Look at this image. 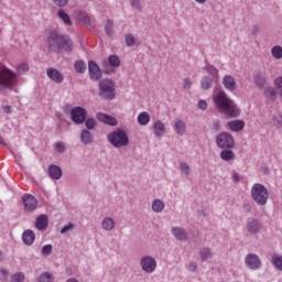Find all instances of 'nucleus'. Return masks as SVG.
<instances>
[{
  "label": "nucleus",
  "mask_w": 282,
  "mask_h": 282,
  "mask_svg": "<svg viewBox=\"0 0 282 282\" xmlns=\"http://www.w3.org/2000/svg\"><path fill=\"white\" fill-rule=\"evenodd\" d=\"M213 102L216 109L220 113H224L225 118L227 119L239 118V116H241V110L239 109L237 102L230 99L228 94H226L224 90H219L214 95Z\"/></svg>",
  "instance_id": "obj_1"
},
{
  "label": "nucleus",
  "mask_w": 282,
  "mask_h": 282,
  "mask_svg": "<svg viewBox=\"0 0 282 282\" xmlns=\"http://www.w3.org/2000/svg\"><path fill=\"white\" fill-rule=\"evenodd\" d=\"M19 83V77L17 73L12 72L6 66H0V91L6 94V91H12Z\"/></svg>",
  "instance_id": "obj_2"
},
{
  "label": "nucleus",
  "mask_w": 282,
  "mask_h": 282,
  "mask_svg": "<svg viewBox=\"0 0 282 282\" xmlns=\"http://www.w3.org/2000/svg\"><path fill=\"white\" fill-rule=\"evenodd\" d=\"M47 44L51 50H65L66 52H72L74 47V43L69 37L56 33H52L48 36Z\"/></svg>",
  "instance_id": "obj_3"
},
{
  "label": "nucleus",
  "mask_w": 282,
  "mask_h": 282,
  "mask_svg": "<svg viewBox=\"0 0 282 282\" xmlns=\"http://www.w3.org/2000/svg\"><path fill=\"white\" fill-rule=\"evenodd\" d=\"M107 140L109 144H111V147H113L115 149H122L124 147H129L130 143L129 134L122 129L109 132L107 135Z\"/></svg>",
  "instance_id": "obj_4"
},
{
  "label": "nucleus",
  "mask_w": 282,
  "mask_h": 282,
  "mask_svg": "<svg viewBox=\"0 0 282 282\" xmlns=\"http://www.w3.org/2000/svg\"><path fill=\"white\" fill-rule=\"evenodd\" d=\"M269 197L268 187L263 184L256 183L251 186V199H253L258 206H265Z\"/></svg>",
  "instance_id": "obj_5"
},
{
  "label": "nucleus",
  "mask_w": 282,
  "mask_h": 282,
  "mask_svg": "<svg viewBox=\"0 0 282 282\" xmlns=\"http://www.w3.org/2000/svg\"><path fill=\"white\" fill-rule=\"evenodd\" d=\"M99 96L102 100H113L116 98V88L111 79H104L99 83Z\"/></svg>",
  "instance_id": "obj_6"
},
{
  "label": "nucleus",
  "mask_w": 282,
  "mask_h": 282,
  "mask_svg": "<svg viewBox=\"0 0 282 282\" xmlns=\"http://www.w3.org/2000/svg\"><path fill=\"white\" fill-rule=\"evenodd\" d=\"M139 268L144 274H153L158 270V260L151 254H144L139 259Z\"/></svg>",
  "instance_id": "obj_7"
},
{
  "label": "nucleus",
  "mask_w": 282,
  "mask_h": 282,
  "mask_svg": "<svg viewBox=\"0 0 282 282\" xmlns=\"http://www.w3.org/2000/svg\"><path fill=\"white\" fill-rule=\"evenodd\" d=\"M216 144L219 149H232L235 147V138L228 132H220L216 137Z\"/></svg>",
  "instance_id": "obj_8"
},
{
  "label": "nucleus",
  "mask_w": 282,
  "mask_h": 282,
  "mask_svg": "<svg viewBox=\"0 0 282 282\" xmlns=\"http://www.w3.org/2000/svg\"><path fill=\"white\" fill-rule=\"evenodd\" d=\"M245 265L248 270H261V258L257 253H248L245 257Z\"/></svg>",
  "instance_id": "obj_9"
},
{
  "label": "nucleus",
  "mask_w": 282,
  "mask_h": 282,
  "mask_svg": "<svg viewBox=\"0 0 282 282\" xmlns=\"http://www.w3.org/2000/svg\"><path fill=\"white\" fill-rule=\"evenodd\" d=\"M86 118H87V110L85 108L74 107L70 110V120H73L75 124H83Z\"/></svg>",
  "instance_id": "obj_10"
},
{
  "label": "nucleus",
  "mask_w": 282,
  "mask_h": 282,
  "mask_svg": "<svg viewBox=\"0 0 282 282\" xmlns=\"http://www.w3.org/2000/svg\"><path fill=\"white\" fill-rule=\"evenodd\" d=\"M248 235H259L263 230V223L257 218H250L246 224Z\"/></svg>",
  "instance_id": "obj_11"
},
{
  "label": "nucleus",
  "mask_w": 282,
  "mask_h": 282,
  "mask_svg": "<svg viewBox=\"0 0 282 282\" xmlns=\"http://www.w3.org/2000/svg\"><path fill=\"white\" fill-rule=\"evenodd\" d=\"M22 203L26 213H34V209L39 206V200H36V197L30 194L22 196Z\"/></svg>",
  "instance_id": "obj_12"
},
{
  "label": "nucleus",
  "mask_w": 282,
  "mask_h": 282,
  "mask_svg": "<svg viewBox=\"0 0 282 282\" xmlns=\"http://www.w3.org/2000/svg\"><path fill=\"white\" fill-rule=\"evenodd\" d=\"M152 133L156 138H164L166 135V123L160 119L154 120L152 123Z\"/></svg>",
  "instance_id": "obj_13"
},
{
  "label": "nucleus",
  "mask_w": 282,
  "mask_h": 282,
  "mask_svg": "<svg viewBox=\"0 0 282 282\" xmlns=\"http://www.w3.org/2000/svg\"><path fill=\"white\" fill-rule=\"evenodd\" d=\"M100 228L104 232H113L116 230V218L106 216L101 219Z\"/></svg>",
  "instance_id": "obj_14"
},
{
  "label": "nucleus",
  "mask_w": 282,
  "mask_h": 282,
  "mask_svg": "<svg viewBox=\"0 0 282 282\" xmlns=\"http://www.w3.org/2000/svg\"><path fill=\"white\" fill-rule=\"evenodd\" d=\"M171 234L176 239V241H186V239H188V232L186 231V229L180 226L172 227Z\"/></svg>",
  "instance_id": "obj_15"
},
{
  "label": "nucleus",
  "mask_w": 282,
  "mask_h": 282,
  "mask_svg": "<svg viewBox=\"0 0 282 282\" xmlns=\"http://www.w3.org/2000/svg\"><path fill=\"white\" fill-rule=\"evenodd\" d=\"M227 129L234 133H239V131H243V129H246V121L241 119L231 120L227 122Z\"/></svg>",
  "instance_id": "obj_16"
},
{
  "label": "nucleus",
  "mask_w": 282,
  "mask_h": 282,
  "mask_svg": "<svg viewBox=\"0 0 282 282\" xmlns=\"http://www.w3.org/2000/svg\"><path fill=\"white\" fill-rule=\"evenodd\" d=\"M88 72L91 80H100L102 77V72L100 70V67L95 62L88 63Z\"/></svg>",
  "instance_id": "obj_17"
},
{
  "label": "nucleus",
  "mask_w": 282,
  "mask_h": 282,
  "mask_svg": "<svg viewBox=\"0 0 282 282\" xmlns=\"http://www.w3.org/2000/svg\"><path fill=\"white\" fill-rule=\"evenodd\" d=\"M253 83L257 85L259 89H263L269 85L268 74L265 73H257L253 75Z\"/></svg>",
  "instance_id": "obj_18"
},
{
  "label": "nucleus",
  "mask_w": 282,
  "mask_h": 282,
  "mask_svg": "<svg viewBox=\"0 0 282 282\" xmlns=\"http://www.w3.org/2000/svg\"><path fill=\"white\" fill-rule=\"evenodd\" d=\"M172 128L176 135H186V132L188 131L186 128V121L182 119H176Z\"/></svg>",
  "instance_id": "obj_19"
},
{
  "label": "nucleus",
  "mask_w": 282,
  "mask_h": 282,
  "mask_svg": "<svg viewBox=\"0 0 282 282\" xmlns=\"http://www.w3.org/2000/svg\"><path fill=\"white\" fill-rule=\"evenodd\" d=\"M223 85L227 91H237V79L232 75H225L223 77Z\"/></svg>",
  "instance_id": "obj_20"
},
{
  "label": "nucleus",
  "mask_w": 282,
  "mask_h": 282,
  "mask_svg": "<svg viewBox=\"0 0 282 282\" xmlns=\"http://www.w3.org/2000/svg\"><path fill=\"white\" fill-rule=\"evenodd\" d=\"M96 119L99 120V122H104V124H109L110 127H116V124H118V120L107 113L97 112Z\"/></svg>",
  "instance_id": "obj_21"
},
{
  "label": "nucleus",
  "mask_w": 282,
  "mask_h": 282,
  "mask_svg": "<svg viewBox=\"0 0 282 282\" xmlns=\"http://www.w3.org/2000/svg\"><path fill=\"white\" fill-rule=\"evenodd\" d=\"M165 208H166V203L162 200V198H154L151 203V210L156 215L164 213Z\"/></svg>",
  "instance_id": "obj_22"
},
{
  "label": "nucleus",
  "mask_w": 282,
  "mask_h": 282,
  "mask_svg": "<svg viewBox=\"0 0 282 282\" xmlns=\"http://www.w3.org/2000/svg\"><path fill=\"white\" fill-rule=\"evenodd\" d=\"M47 77L53 80V83L61 84L64 80L63 73L56 68H48L46 70Z\"/></svg>",
  "instance_id": "obj_23"
},
{
  "label": "nucleus",
  "mask_w": 282,
  "mask_h": 282,
  "mask_svg": "<svg viewBox=\"0 0 282 282\" xmlns=\"http://www.w3.org/2000/svg\"><path fill=\"white\" fill-rule=\"evenodd\" d=\"M263 89H264L263 95L267 98V100L274 102V100H276V98L279 97L276 87H273L270 84H268L267 87H264Z\"/></svg>",
  "instance_id": "obj_24"
},
{
  "label": "nucleus",
  "mask_w": 282,
  "mask_h": 282,
  "mask_svg": "<svg viewBox=\"0 0 282 282\" xmlns=\"http://www.w3.org/2000/svg\"><path fill=\"white\" fill-rule=\"evenodd\" d=\"M48 224H50V220L47 218V215L42 214L35 220V228L41 232H44V230H47Z\"/></svg>",
  "instance_id": "obj_25"
},
{
  "label": "nucleus",
  "mask_w": 282,
  "mask_h": 282,
  "mask_svg": "<svg viewBox=\"0 0 282 282\" xmlns=\"http://www.w3.org/2000/svg\"><path fill=\"white\" fill-rule=\"evenodd\" d=\"M137 122L139 127H148V124L151 123V113H149L148 111H141L137 116Z\"/></svg>",
  "instance_id": "obj_26"
},
{
  "label": "nucleus",
  "mask_w": 282,
  "mask_h": 282,
  "mask_svg": "<svg viewBox=\"0 0 282 282\" xmlns=\"http://www.w3.org/2000/svg\"><path fill=\"white\" fill-rule=\"evenodd\" d=\"M48 174L52 180H61L63 177V170L58 165H51L48 167Z\"/></svg>",
  "instance_id": "obj_27"
},
{
  "label": "nucleus",
  "mask_w": 282,
  "mask_h": 282,
  "mask_svg": "<svg viewBox=\"0 0 282 282\" xmlns=\"http://www.w3.org/2000/svg\"><path fill=\"white\" fill-rule=\"evenodd\" d=\"M22 239L25 246H32V243H34V240L36 239V235L34 234V231L28 229L23 232Z\"/></svg>",
  "instance_id": "obj_28"
},
{
  "label": "nucleus",
  "mask_w": 282,
  "mask_h": 282,
  "mask_svg": "<svg viewBox=\"0 0 282 282\" xmlns=\"http://www.w3.org/2000/svg\"><path fill=\"white\" fill-rule=\"evenodd\" d=\"M80 142L86 145L94 144V134L89 130H83L80 132Z\"/></svg>",
  "instance_id": "obj_29"
},
{
  "label": "nucleus",
  "mask_w": 282,
  "mask_h": 282,
  "mask_svg": "<svg viewBox=\"0 0 282 282\" xmlns=\"http://www.w3.org/2000/svg\"><path fill=\"white\" fill-rule=\"evenodd\" d=\"M270 54L273 61H282V45H273L270 50Z\"/></svg>",
  "instance_id": "obj_30"
},
{
  "label": "nucleus",
  "mask_w": 282,
  "mask_h": 282,
  "mask_svg": "<svg viewBox=\"0 0 282 282\" xmlns=\"http://www.w3.org/2000/svg\"><path fill=\"white\" fill-rule=\"evenodd\" d=\"M77 21L83 23V25H91V17H89V13L85 11H79L77 13Z\"/></svg>",
  "instance_id": "obj_31"
},
{
  "label": "nucleus",
  "mask_w": 282,
  "mask_h": 282,
  "mask_svg": "<svg viewBox=\"0 0 282 282\" xmlns=\"http://www.w3.org/2000/svg\"><path fill=\"white\" fill-rule=\"evenodd\" d=\"M271 263L273 268L278 270V272H282V256L279 253H275L271 257Z\"/></svg>",
  "instance_id": "obj_32"
},
{
  "label": "nucleus",
  "mask_w": 282,
  "mask_h": 282,
  "mask_svg": "<svg viewBox=\"0 0 282 282\" xmlns=\"http://www.w3.org/2000/svg\"><path fill=\"white\" fill-rule=\"evenodd\" d=\"M205 72L210 75V78L213 80H216V82L219 80V69H217L215 66L213 65L205 66Z\"/></svg>",
  "instance_id": "obj_33"
},
{
  "label": "nucleus",
  "mask_w": 282,
  "mask_h": 282,
  "mask_svg": "<svg viewBox=\"0 0 282 282\" xmlns=\"http://www.w3.org/2000/svg\"><path fill=\"white\" fill-rule=\"evenodd\" d=\"M220 160H224V162H232L235 160V152L232 150H223L220 152Z\"/></svg>",
  "instance_id": "obj_34"
},
{
  "label": "nucleus",
  "mask_w": 282,
  "mask_h": 282,
  "mask_svg": "<svg viewBox=\"0 0 282 282\" xmlns=\"http://www.w3.org/2000/svg\"><path fill=\"white\" fill-rule=\"evenodd\" d=\"M178 169L182 175H184L185 177L191 176V173H193V171L191 170V165L184 161L180 163Z\"/></svg>",
  "instance_id": "obj_35"
},
{
  "label": "nucleus",
  "mask_w": 282,
  "mask_h": 282,
  "mask_svg": "<svg viewBox=\"0 0 282 282\" xmlns=\"http://www.w3.org/2000/svg\"><path fill=\"white\" fill-rule=\"evenodd\" d=\"M130 8L135 10V12H142L144 10V6L142 4V0H128Z\"/></svg>",
  "instance_id": "obj_36"
},
{
  "label": "nucleus",
  "mask_w": 282,
  "mask_h": 282,
  "mask_svg": "<svg viewBox=\"0 0 282 282\" xmlns=\"http://www.w3.org/2000/svg\"><path fill=\"white\" fill-rule=\"evenodd\" d=\"M217 83V80L213 79L212 77H203L200 82L202 89L208 90L213 87V84Z\"/></svg>",
  "instance_id": "obj_37"
},
{
  "label": "nucleus",
  "mask_w": 282,
  "mask_h": 282,
  "mask_svg": "<svg viewBox=\"0 0 282 282\" xmlns=\"http://www.w3.org/2000/svg\"><path fill=\"white\" fill-rule=\"evenodd\" d=\"M199 257L202 261H207V259H213V250H210V248L208 247H205L200 249Z\"/></svg>",
  "instance_id": "obj_38"
},
{
  "label": "nucleus",
  "mask_w": 282,
  "mask_h": 282,
  "mask_svg": "<svg viewBox=\"0 0 282 282\" xmlns=\"http://www.w3.org/2000/svg\"><path fill=\"white\" fill-rule=\"evenodd\" d=\"M37 282H54V273L43 272L39 275Z\"/></svg>",
  "instance_id": "obj_39"
},
{
  "label": "nucleus",
  "mask_w": 282,
  "mask_h": 282,
  "mask_svg": "<svg viewBox=\"0 0 282 282\" xmlns=\"http://www.w3.org/2000/svg\"><path fill=\"white\" fill-rule=\"evenodd\" d=\"M57 17H59V19L63 20V22L65 23V25H72V19L69 18V15L67 14V12H65V10H59L57 12Z\"/></svg>",
  "instance_id": "obj_40"
},
{
  "label": "nucleus",
  "mask_w": 282,
  "mask_h": 282,
  "mask_svg": "<svg viewBox=\"0 0 282 282\" xmlns=\"http://www.w3.org/2000/svg\"><path fill=\"white\" fill-rule=\"evenodd\" d=\"M273 85L275 87V91H278V96H280V98H282V76H278L273 80Z\"/></svg>",
  "instance_id": "obj_41"
},
{
  "label": "nucleus",
  "mask_w": 282,
  "mask_h": 282,
  "mask_svg": "<svg viewBox=\"0 0 282 282\" xmlns=\"http://www.w3.org/2000/svg\"><path fill=\"white\" fill-rule=\"evenodd\" d=\"M75 70L78 73V74H85V72H87V65L85 64V62L83 61H77L75 63Z\"/></svg>",
  "instance_id": "obj_42"
},
{
  "label": "nucleus",
  "mask_w": 282,
  "mask_h": 282,
  "mask_svg": "<svg viewBox=\"0 0 282 282\" xmlns=\"http://www.w3.org/2000/svg\"><path fill=\"white\" fill-rule=\"evenodd\" d=\"M10 282H25V273L15 272L11 275Z\"/></svg>",
  "instance_id": "obj_43"
},
{
  "label": "nucleus",
  "mask_w": 282,
  "mask_h": 282,
  "mask_svg": "<svg viewBox=\"0 0 282 282\" xmlns=\"http://www.w3.org/2000/svg\"><path fill=\"white\" fill-rule=\"evenodd\" d=\"M84 122H85V127H86V129H88V131H93V129H96V124H97L96 119L87 118L84 120Z\"/></svg>",
  "instance_id": "obj_44"
},
{
  "label": "nucleus",
  "mask_w": 282,
  "mask_h": 282,
  "mask_svg": "<svg viewBox=\"0 0 282 282\" xmlns=\"http://www.w3.org/2000/svg\"><path fill=\"white\" fill-rule=\"evenodd\" d=\"M124 41H126V45L128 47H133V45H135L137 40L135 36H133V34L129 33L124 36Z\"/></svg>",
  "instance_id": "obj_45"
},
{
  "label": "nucleus",
  "mask_w": 282,
  "mask_h": 282,
  "mask_svg": "<svg viewBox=\"0 0 282 282\" xmlns=\"http://www.w3.org/2000/svg\"><path fill=\"white\" fill-rule=\"evenodd\" d=\"M108 63L109 65H111V67H120V57L116 55H110L108 58Z\"/></svg>",
  "instance_id": "obj_46"
},
{
  "label": "nucleus",
  "mask_w": 282,
  "mask_h": 282,
  "mask_svg": "<svg viewBox=\"0 0 282 282\" xmlns=\"http://www.w3.org/2000/svg\"><path fill=\"white\" fill-rule=\"evenodd\" d=\"M30 66L28 63H21L17 66V72L18 74H25V72H29Z\"/></svg>",
  "instance_id": "obj_47"
},
{
  "label": "nucleus",
  "mask_w": 282,
  "mask_h": 282,
  "mask_svg": "<svg viewBox=\"0 0 282 282\" xmlns=\"http://www.w3.org/2000/svg\"><path fill=\"white\" fill-rule=\"evenodd\" d=\"M105 30L108 36H111V34H113V22L111 20L107 21Z\"/></svg>",
  "instance_id": "obj_48"
},
{
  "label": "nucleus",
  "mask_w": 282,
  "mask_h": 282,
  "mask_svg": "<svg viewBox=\"0 0 282 282\" xmlns=\"http://www.w3.org/2000/svg\"><path fill=\"white\" fill-rule=\"evenodd\" d=\"M273 124L274 127H276L278 129H280V127H282V112L275 115L273 117Z\"/></svg>",
  "instance_id": "obj_49"
},
{
  "label": "nucleus",
  "mask_w": 282,
  "mask_h": 282,
  "mask_svg": "<svg viewBox=\"0 0 282 282\" xmlns=\"http://www.w3.org/2000/svg\"><path fill=\"white\" fill-rule=\"evenodd\" d=\"M9 276H10V271H8V269H0V281L1 282L8 281Z\"/></svg>",
  "instance_id": "obj_50"
},
{
  "label": "nucleus",
  "mask_w": 282,
  "mask_h": 282,
  "mask_svg": "<svg viewBox=\"0 0 282 282\" xmlns=\"http://www.w3.org/2000/svg\"><path fill=\"white\" fill-rule=\"evenodd\" d=\"M197 107L198 109H200V111H206V109H208V101L199 99L197 102Z\"/></svg>",
  "instance_id": "obj_51"
},
{
  "label": "nucleus",
  "mask_w": 282,
  "mask_h": 282,
  "mask_svg": "<svg viewBox=\"0 0 282 282\" xmlns=\"http://www.w3.org/2000/svg\"><path fill=\"white\" fill-rule=\"evenodd\" d=\"M52 250H53V247L52 245H46L42 248V254L44 257H50V254H52Z\"/></svg>",
  "instance_id": "obj_52"
},
{
  "label": "nucleus",
  "mask_w": 282,
  "mask_h": 282,
  "mask_svg": "<svg viewBox=\"0 0 282 282\" xmlns=\"http://www.w3.org/2000/svg\"><path fill=\"white\" fill-rule=\"evenodd\" d=\"M186 268L188 272H197L198 265L196 261H189Z\"/></svg>",
  "instance_id": "obj_53"
},
{
  "label": "nucleus",
  "mask_w": 282,
  "mask_h": 282,
  "mask_svg": "<svg viewBox=\"0 0 282 282\" xmlns=\"http://www.w3.org/2000/svg\"><path fill=\"white\" fill-rule=\"evenodd\" d=\"M57 8H65L69 3V0H52Z\"/></svg>",
  "instance_id": "obj_54"
},
{
  "label": "nucleus",
  "mask_w": 282,
  "mask_h": 282,
  "mask_svg": "<svg viewBox=\"0 0 282 282\" xmlns=\"http://www.w3.org/2000/svg\"><path fill=\"white\" fill-rule=\"evenodd\" d=\"M191 87H193V80H191V78H185L183 80V88L191 89Z\"/></svg>",
  "instance_id": "obj_55"
},
{
  "label": "nucleus",
  "mask_w": 282,
  "mask_h": 282,
  "mask_svg": "<svg viewBox=\"0 0 282 282\" xmlns=\"http://www.w3.org/2000/svg\"><path fill=\"white\" fill-rule=\"evenodd\" d=\"M69 230H74V225H73V224H68V225L64 226V227L61 229V234H62V235H65V232H69Z\"/></svg>",
  "instance_id": "obj_56"
},
{
  "label": "nucleus",
  "mask_w": 282,
  "mask_h": 282,
  "mask_svg": "<svg viewBox=\"0 0 282 282\" xmlns=\"http://www.w3.org/2000/svg\"><path fill=\"white\" fill-rule=\"evenodd\" d=\"M55 149H56V151L58 153H64V151H65V143H61V142L56 143L55 144Z\"/></svg>",
  "instance_id": "obj_57"
},
{
  "label": "nucleus",
  "mask_w": 282,
  "mask_h": 282,
  "mask_svg": "<svg viewBox=\"0 0 282 282\" xmlns=\"http://www.w3.org/2000/svg\"><path fill=\"white\" fill-rule=\"evenodd\" d=\"M231 180H232V182L238 183L241 180V175H239V173H237V172H234L231 175Z\"/></svg>",
  "instance_id": "obj_58"
},
{
  "label": "nucleus",
  "mask_w": 282,
  "mask_h": 282,
  "mask_svg": "<svg viewBox=\"0 0 282 282\" xmlns=\"http://www.w3.org/2000/svg\"><path fill=\"white\" fill-rule=\"evenodd\" d=\"M212 129H214L215 131H219L221 129V124L219 123V121H215L212 124Z\"/></svg>",
  "instance_id": "obj_59"
},
{
  "label": "nucleus",
  "mask_w": 282,
  "mask_h": 282,
  "mask_svg": "<svg viewBox=\"0 0 282 282\" xmlns=\"http://www.w3.org/2000/svg\"><path fill=\"white\" fill-rule=\"evenodd\" d=\"M193 1L198 6H206V3H208V0H193Z\"/></svg>",
  "instance_id": "obj_60"
},
{
  "label": "nucleus",
  "mask_w": 282,
  "mask_h": 282,
  "mask_svg": "<svg viewBox=\"0 0 282 282\" xmlns=\"http://www.w3.org/2000/svg\"><path fill=\"white\" fill-rule=\"evenodd\" d=\"M3 111H4V113H10V112H11L10 106H6V107L3 108Z\"/></svg>",
  "instance_id": "obj_61"
},
{
  "label": "nucleus",
  "mask_w": 282,
  "mask_h": 282,
  "mask_svg": "<svg viewBox=\"0 0 282 282\" xmlns=\"http://www.w3.org/2000/svg\"><path fill=\"white\" fill-rule=\"evenodd\" d=\"M66 282H78V280H76V278H70Z\"/></svg>",
  "instance_id": "obj_62"
},
{
  "label": "nucleus",
  "mask_w": 282,
  "mask_h": 282,
  "mask_svg": "<svg viewBox=\"0 0 282 282\" xmlns=\"http://www.w3.org/2000/svg\"><path fill=\"white\" fill-rule=\"evenodd\" d=\"M0 144H6V143L3 142V138H1V137H0Z\"/></svg>",
  "instance_id": "obj_63"
},
{
  "label": "nucleus",
  "mask_w": 282,
  "mask_h": 282,
  "mask_svg": "<svg viewBox=\"0 0 282 282\" xmlns=\"http://www.w3.org/2000/svg\"><path fill=\"white\" fill-rule=\"evenodd\" d=\"M108 74L111 73L112 70H106Z\"/></svg>",
  "instance_id": "obj_64"
}]
</instances>
